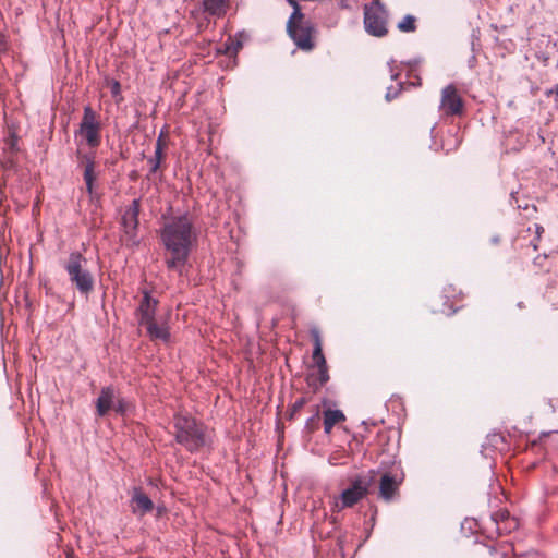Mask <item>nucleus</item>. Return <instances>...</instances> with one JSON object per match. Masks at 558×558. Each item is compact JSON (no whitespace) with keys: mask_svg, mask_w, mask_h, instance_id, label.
I'll use <instances>...</instances> for the list:
<instances>
[{"mask_svg":"<svg viewBox=\"0 0 558 558\" xmlns=\"http://www.w3.org/2000/svg\"><path fill=\"white\" fill-rule=\"evenodd\" d=\"M159 236L166 251L165 265L167 269L183 276L198 236L193 216L185 211L171 217L161 227Z\"/></svg>","mask_w":558,"mask_h":558,"instance_id":"1","label":"nucleus"},{"mask_svg":"<svg viewBox=\"0 0 558 558\" xmlns=\"http://www.w3.org/2000/svg\"><path fill=\"white\" fill-rule=\"evenodd\" d=\"M175 441L189 452H196L206 445V427L189 414L177 413L173 416Z\"/></svg>","mask_w":558,"mask_h":558,"instance_id":"2","label":"nucleus"},{"mask_svg":"<svg viewBox=\"0 0 558 558\" xmlns=\"http://www.w3.org/2000/svg\"><path fill=\"white\" fill-rule=\"evenodd\" d=\"M87 259L80 252H72L64 264L69 280L82 295H88L94 289V276L86 269Z\"/></svg>","mask_w":558,"mask_h":558,"instance_id":"3","label":"nucleus"},{"mask_svg":"<svg viewBox=\"0 0 558 558\" xmlns=\"http://www.w3.org/2000/svg\"><path fill=\"white\" fill-rule=\"evenodd\" d=\"M100 130L101 124L97 113L89 105L85 106L80 128L75 131V136L80 134L88 147L97 148L101 142Z\"/></svg>","mask_w":558,"mask_h":558,"instance_id":"4","label":"nucleus"},{"mask_svg":"<svg viewBox=\"0 0 558 558\" xmlns=\"http://www.w3.org/2000/svg\"><path fill=\"white\" fill-rule=\"evenodd\" d=\"M364 26L373 36L381 37L387 34V12L379 1L365 5Z\"/></svg>","mask_w":558,"mask_h":558,"instance_id":"5","label":"nucleus"},{"mask_svg":"<svg viewBox=\"0 0 558 558\" xmlns=\"http://www.w3.org/2000/svg\"><path fill=\"white\" fill-rule=\"evenodd\" d=\"M314 26L310 21L301 22L295 25H287V32L298 48L302 50H312L314 43L312 35L314 33Z\"/></svg>","mask_w":558,"mask_h":558,"instance_id":"6","label":"nucleus"},{"mask_svg":"<svg viewBox=\"0 0 558 558\" xmlns=\"http://www.w3.org/2000/svg\"><path fill=\"white\" fill-rule=\"evenodd\" d=\"M369 483L371 480L356 477L351 486L341 493V508H350L359 502L367 494Z\"/></svg>","mask_w":558,"mask_h":558,"instance_id":"7","label":"nucleus"},{"mask_svg":"<svg viewBox=\"0 0 558 558\" xmlns=\"http://www.w3.org/2000/svg\"><path fill=\"white\" fill-rule=\"evenodd\" d=\"M159 301L151 296L148 290L143 291V298L135 311L140 326H144L156 319Z\"/></svg>","mask_w":558,"mask_h":558,"instance_id":"8","label":"nucleus"},{"mask_svg":"<svg viewBox=\"0 0 558 558\" xmlns=\"http://www.w3.org/2000/svg\"><path fill=\"white\" fill-rule=\"evenodd\" d=\"M462 99L453 85H447L441 92L440 107L446 114L458 116L462 112Z\"/></svg>","mask_w":558,"mask_h":558,"instance_id":"9","label":"nucleus"},{"mask_svg":"<svg viewBox=\"0 0 558 558\" xmlns=\"http://www.w3.org/2000/svg\"><path fill=\"white\" fill-rule=\"evenodd\" d=\"M490 524L495 526L497 535L509 534L519 527V522L511 517L508 510H499L492 514Z\"/></svg>","mask_w":558,"mask_h":558,"instance_id":"10","label":"nucleus"},{"mask_svg":"<svg viewBox=\"0 0 558 558\" xmlns=\"http://www.w3.org/2000/svg\"><path fill=\"white\" fill-rule=\"evenodd\" d=\"M401 482L402 477L393 475L389 472L384 473L379 482V496L384 500L390 501L396 492L398 490Z\"/></svg>","mask_w":558,"mask_h":558,"instance_id":"11","label":"nucleus"},{"mask_svg":"<svg viewBox=\"0 0 558 558\" xmlns=\"http://www.w3.org/2000/svg\"><path fill=\"white\" fill-rule=\"evenodd\" d=\"M131 502L135 504L132 508L134 514L144 515L154 509L153 500L143 492L141 487H133Z\"/></svg>","mask_w":558,"mask_h":558,"instance_id":"12","label":"nucleus"},{"mask_svg":"<svg viewBox=\"0 0 558 558\" xmlns=\"http://www.w3.org/2000/svg\"><path fill=\"white\" fill-rule=\"evenodd\" d=\"M116 399V390L112 386L101 388L100 393L96 400V412L97 415L104 417L107 413L113 409Z\"/></svg>","mask_w":558,"mask_h":558,"instance_id":"13","label":"nucleus"},{"mask_svg":"<svg viewBox=\"0 0 558 558\" xmlns=\"http://www.w3.org/2000/svg\"><path fill=\"white\" fill-rule=\"evenodd\" d=\"M77 154H78V158L81 159L82 163H84V166H85L83 178H84V181L86 184V190H87L88 194L92 195L94 192V181L96 179V175L94 173L95 155L92 153L81 154L80 151Z\"/></svg>","mask_w":558,"mask_h":558,"instance_id":"14","label":"nucleus"},{"mask_svg":"<svg viewBox=\"0 0 558 558\" xmlns=\"http://www.w3.org/2000/svg\"><path fill=\"white\" fill-rule=\"evenodd\" d=\"M146 328L147 336L150 340H161L163 342H168L170 339V331L167 324H157L156 319L144 325Z\"/></svg>","mask_w":558,"mask_h":558,"instance_id":"15","label":"nucleus"},{"mask_svg":"<svg viewBox=\"0 0 558 558\" xmlns=\"http://www.w3.org/2000/svg\"><path fill=\"white\" fill-rule=\"evenodd\" d=\"M140 208V199H133L132 204L128 207V209L122 216V222L124 227L133 229L137 228Z\"/></svg>","mask_w":558,"mask_h":558,"instance_id":"16","label":"nucleus"},{"mask_svg":"<svg viewBox=\"0 0 558 558\" xmlns=\"http://www.w3.org/2000/svg\"><path fill=\"white\" fill-rule=\"evenodd\" d=\"M311 336H312V340H313V344H314L313 354H312L313 362L316 367L325 366L327 364V362L323 354L320 333L317 329L314 328L311 330Z\"/></svg>","mask_w":558,"mask_h":558,"instance_id":"17","label":"nucleus"},{"mask_svg":"<svg viewBox=\"0 0 558 558\" xmlns=\"http://www.w3.org/2000/svg\"><path fill=\"white\" fill-rule=\"evenodd\" d=\"M344 420L345 416L341 410H326L324 412V432L329 434L335 424Z\"/></svg>","mask_w":558,"mask_h":558,"instance_id":"18","label":"nucleus"},{"mask_svg":"<svg viewBox=\"0 0 558 558\" xmlns=\"http://www.w3.org/2000/svg\"><path fill=\"white\" fill-rule=\"evenodd\" d=\"M226 0H203V11L211 16H222L226 13Z\"/></svg>","mask_w":558,"mask_h":558,"instance_id":"19","label":"nucleus"},{"mask_svg":"<svg viewBox=\"0 0 558 558\" xmlns=\"http://www.w3.org/2000/svg\"><path fill=\"white\" fill-rule=\"evenodd\" d=\"M317 368L318 375L316 379L307 377V383L313 388L314 392L318 391L329 380L327 364L325 366H317Z\"/></svg>","mask_w":558,"mask_h":558,"instance_id":"20","label":"nucleus"},{"mask_svg":"<svg viewBox=\"0 0 558 558\" xmlns=\"http://www.w3.org/2000/svg\"><path fill=\"white\" fill-rule=\"evenodd\" d=\"M162 149H163L162 142H161V138L159 137L156 142L154 156L148 158V163L150 166L149 175L156 173L157 170L160 168L161 158H162Z\"/></svg>","mask_w":558,"mask_h":558,"instance_id":"21","label":"nucleus"},{"mask_svg":"<svg viewBox=\"0 0 558 558\" xmlns=\"http://www.w3.org/2000/svg\"><path fill=\"white\" fill-rule=\"evenodd\" d=\"M398 29L402 33H412L416 31V17L412 14H407L397 25Z\"/></svg>","mask_w":558,"mask_h":558,"instance_id":"22","label":"nucleus"},{"mask_svg":"<svg viewBox=\"0 0 558 558\" xmlns=\"http://www.w3.org/2000/svg\"><path fill=\"white\" fill-rule=\"evenodd\" d=\"M242 48V41L229 37L223 44V52L228 56H235Z\"/></svg>","mask_w":558,"mask_h":558,"instance_id":"23","label":"nucleus"},{"mask_svg":"<svg viewBox=\"0 0 558 558\" xmlns=\"http://www.w3.org/2000/svg\"><path fill=\"white\" fill-rule=\"evenodd\" d=\"M292 8H293V12H292L287 25L293 26L298 23L304 22L303 21L304 14L301 12V8H300L299 3L293 4Z\"/></svg>","mask_w":558,"mask_h":558,"instance_id":"24","label":"nucleus"},{"mask_svg":"<svg viewBox=\"0 0 558 558\" xmlns=\"http://www.w3.org/2000/svg\"><path fill=\"white\" fill-rule=\"evenodd\" d=\"M402 86H403V83H399L398 88H396L393 86L387 87L386 95H385L386 100L391 101L392 99L397 98L399 93L402 89Z\"/></svg>","mask_w":558,"mask_h":558,"instance_id":"25","label":"nucleus"},{"mask_svg":"<svg viewBox=\"0 0 558 558\" xmlns=\"http://www.w3.org/2000/svg\"><path fill=\"white\" fill-rule=\"evenodd\" d=\"M129 403L125 401V399L120 398L117 401H114L113 410L121 415H124L128 411Z\"/></svg>","mask_w":558,"mask_h":558,"instance_id":"26","label":"nucleus"},{"mask_svg":"<svg viewBox=\"0 0 558 558\" xmlns=\"http://www.w3.org/2000/svg\"><path fill=\"white\" fill-rule=\"evenodd\" d=\"M510 204L511 205L515 204L518 209H523V210H527L529 209V204L527 203H520L519 199H518V192H514V191H512L510 193Z\"/></svg>","mask_w":558,"mask_h":558,"instance_id":"27","label":"nucleus"},{"mask_svg":"<svg viewBox=\"0 0 558 558\" xmlns=\"http://www.w3.org/2000/svg\"><path fill=\"white\" fill-rule=\"evenodd\" d=\"M16 145H17V137L14 134L10 135V137L7 140V143H5V149H9L10 151H15Z\"/></svg>","mask_w":558,"mask_h":558,"instance_id":"28","label":"nucleus"},{"mask_svg":"<svg viewBox=\"0 0 558 558\" xmlns=\"http://www.w3.org/2000/svg\"><path fill=\"white\" fill-rule=\"evenodd\" d=\"M396 63V60L395 59H390L388 62H387V65L389 68V71H390V78L392 81H397L400 76V73L399 72H396L395 71V68H393V64Z\"/></svg>","mask_w":558,"mask_h":558,"instance_id":"29","label":"nucleus"},{"mask_svg":"<svg viewBox=\"0 0 558 558\" xmlns=\"http://www.w3.org/2000/svg\"><path fill=\"white\" fill-rule=\"evenodd\" d=\"M110 92L112 97H117L121 94V85L118 81L113 80L110 84Z\"/></svg>","mask_w":558,"mask_h":558,"instance_id":"30","label":"nucleus"},{"mask_svg":"<svg viewBox=\"0 0 558 558\" xmlns=\"http://www.w3.org/2000/svg\"><path fill=\"white\" fill-rule=\"evenodd\" d=\"M305 403H306V399H305L304 397L299 398V399L294 402V404L292 405L291 416H292L295 412L300 411V410L305 405Z\"/></svg>","mask_w":558,"mask_h":558,"instance_id":"31","label":"nucleus"},{"mask_svg":"<svg viewBox=\"0 0 558 558\" xmlns=\"http://www.w3.org/2000/svg\"><path fill=\"white\" fill-rule=\"evenodd\" d=\"M547 260V255L544 254V255H538L534 258L533 260V264L536 266V267H539L541 269L544 268V264L546 263Z\"/></svg>","mask_w":558,"mask_h":558,"instance_id":"32","label":"nucleus"},{"mask_svg":"<svg viewBox=\"0 0 558 558\" xmlns=\"http://www.w3.org/2000/svg\"><path fill=\"white\" fill-rule=\"evenodd\" d=\"M488 441H489L493 446H497L499 441H504V437H502V435H500V434H493V435H489V436H488Z\"/></svg>","mask_w":558,"mask_h":558,"instance_id":"33","label":"nucleus"},{"mask_svg":"<svg viewBox=\"0 0 558 558\" xmlns=\"http://www.w3.org/2000/svg\"><path fill=\"white\" fill-rule=\"evenodd\" d=\"M317 417H318V413L314 414L313 416H311V417H308V418L306 420L305 427H306L308 430H312V429L314 428V424L316 423Z\"/></svg>","mask_w":558,"mask_h":558,"instance_id":"34","label":"nucleus"},{"mask_svg":"<svg viewBox=\"0 0 558 558\" xmlns=\"http://www.w3.org/2000/svg\"><path fill=\"white\" fill-rule=\"evenodd\" d=\"M547 96H555V100L558 101V84L546 92Z\"/></svg>","mask_w":558,"mask_h":558,"instance_id":"35","label":"nucleus"},{"mask_svg":"<svg viewBox=\"0 0 558 558\" xmlns=\"http://www.w3.org/2000/svg\"><path fill=\"white\" fill-rule=\"evenodd\" d=\"M547 436H556L558 438V432H548V433H543L541 438L542 437H547Z\"/></svg>","mask_w":558,"mask_h":558,"instance_id":"36","label":"nucleus"},{"mask_svg":"<svg viewBox=\"0 0 558 558\" xmlns=\"http://www.w3.org/2000/svg\"><path fill=\"white\" fill-rule=\"evenodd\" d=\"M499 241H500L499 235H494V236L490 239L492 244H495V245H496V244H498V243H499Z\"/></svg>","mask_w":558,"mask_h":558,"instance_id":"37","label":"nucleus"},{"mask_svg":"<svg viewBox=\"0 0 558 558\" xmlns=\"http://www.w3.org/2000/svg\"><path fill=\"white\" fill-rule=\"evenodd\" d=\"M402 64H407L409 66H414L417 64V61L413 60V61L402 62Z\"/></svg>","mask_w":558,"mask_h":558,"instance_id":"38","label":"nucleus"},{"mask_svg":"<svg viewBox=\"0 0 558 558\" xmlns=\"http://www.w3.org/2000/svg\"><path fill=\"white\" fill-rule=\"evenodd\" d=\"M287 1H288V3H289L290 5H293V4L298 3V1H296V0H287Z\"/></svg>","mask_w":558,"mask_h":558,"instance_id":"39","label":"nucleus"},{"mask_svg":"<svg viewBox=\"0 0 558 558\" xmlns=\"http://www.w3.org/2000/svg\"><path fill=\"white\" fill-rule=\"evenodd\" d=\"M367 424H368V423H367L366 421H362V425L367 426Z\"/></svg>","mask_w":558,"mask_h":558,"instance_id":"40","label":"nucleus"}]
</instances>
